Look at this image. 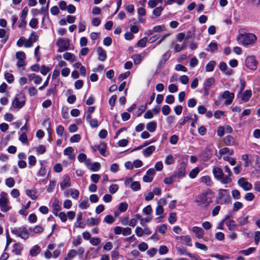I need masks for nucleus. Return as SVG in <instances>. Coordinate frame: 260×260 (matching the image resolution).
I'll return each instance as SVG.
<instances>
[{"instance_id":"nucleus-1","label":"nucleus","mask_w":260,"mask_h":260,"mask_svg":"<svg viewBox=\"0 0 260 260\" xmlns=\"http://www.w3.org/2000/svg\"><path fill=\"white\" fill-rule=\"evenodd\" d=\"M213 194L211 190H205L196 197L194 202L199 206L208 207L212 202Z\"/></svg>"},{"instance_id":"nucleus-2","label":"nucleus","mask_w":260,"mask_h":260,"mask_svg":"<svg viewBox=\"0 0 260 260\" xmlns=\"http://www.w3.org/2000/svg\"><path fill=\"white\" fill-rule=\"evenodd\" d=\"M240 34L237 37L238 41L240 42L244 46L254 43L256 40L255 35L251 33H243V29L239 30Z\"/></svg>"},{"instance_id":"nucleus-3","label":"nucleus","mask_w":260,"mask_h":260,"mask_svg":"<svg viewBox=\"0 0 260 260\" xmlns=\"http://www.w3.org/2000/svg\"><path fill=\"white\" fill-rule=\"evenodd\" d=\"M213 173L215 178L223 184H229L232 182V179L229 176H225L222 170L218 167H215L213 169Z\"/></svg>"},{"instance_id":"nucleus-4","label":"nucleus","mask_w":260,"mask_h":260,"mask_svg":"<svg viewBox=\"0 0 260 260\" xmlns=\"http://www.w3.org/2000/svg\"><path fill=\"white\" fill-rule=\"evenodd\" d=\"M9 199L8 194L5 192H2L0 194V209L3 212H7L11 208L9 205Z\"/></svg>"},{"instance_id":"nucleus-5","label":"nucleus","mask_w":260,"mask_h":260,"mask_svg":"<svg viewBox=\"0 0 260 260\" xmlns=\"http://www.w3.org/2000/svg\"><path fill=\"white\" fill-rule=\"evenodd\" d=\"M26 101V97L24 93H20L17 94L12 102V106L14 108L20 109L22 108Z\"/></svg>"},{"instance_id":"nucleus-6","label":"nucleus","mask_w":260,"mask_h":260,"mask_svg":"<svg viewBox=\"0 0 260 260\" xmlns=\"http://www.w3.org/2000/svg\"><path fill=\"white\" fill-rule=\"evenodd\" d=\"M187 156H183L182 158V162L179 165L175 176L178 178H182L186 175V168L187 164Z\"/></svg>"},{"instance_id":"nucleus-7","label":"nucleus","mask_w":260,"mask_h":260,"mask_svg":"<svg viewBox=\"0 0 260 260\" xmlns=\"http://www.w3.org/2000/svg\"><path fill=\"white\" fill-rule=\"evenodd\" d=\"M218 199L219 203L221 204L229 203L231 201V197L228 190L226 189H219Z\"/></svg>"},{"instance_id":"nucleus-8","label":"nucleus","mask_w":260,"mask_h":260,"mask_svg":"<svg viewBox=\"0 0 260 260\" xmlns=\"http://www.w3.org/2000/svg\"><path fill=\"white\" fill-rule=\"evenodd\" d=\"M245 65L247 68L255 70L258 66V61L254 56H248L245 59Z\"/></svg>"},{"instance_id":"nucleus-9","label":"nucleus","mask_w":260,"mask_h":260,"mask_svg":"<svg viewBox=\"0 0 260 260\" xmlns=\"http://www.w3.org/2000/svg\"><path fill=\"white\" fill-rule=\"evenodd\" d=\"M59 47L58 52H62L69 49L70 43L68 39H59L56 43Z\"/></svg>"},{"instance_id":"nucleus-10","label":"nucleus","mask_w":260,"mask_h":260,"mask_svg":"<svg viewBox=\"0 0 260 260\" xmlns=\"http://www.w3.org/2000/svg\"><path fill=\"white\" fill-rule=\"evenodd\" d=\"M238 184L245 191L249 190L252 188V184L247 181L244 178H240L238 181Z\"/></svg>"},{"instance_id":"nucleus-11","label":"nucleus","mask_w":260,"mask_h":260,"mask_svg":"<svg viewBox=\"0 0 260 260\" xmlns=\"http://www.w3.org/2000/svg\"><path fill=\"white\" fill-rule=\"evenodd\" d=\"M234 96V93L230 92L229 90L225 91L222 95V98L226 100L225 104L226 105H229L232 104Z\"/></svg>"},{"instance_id":"nucleus-12","label":"nucleus","mask_w":260,"mask_h":260,"mask_svg":"<svg viewBox=\"0 0 260 260\" xmlns=\"http://www.w3.org/2000/svg\"><path fill=\"white\" fill-rule=\"evenodd\" d=\"M28 11V10L27 7H25L22 10L20 20L19 21L18 26L19 27H24L25 26L26 23L25 19L27 15Z\"/></svg>"},{"instance_id":"nucleus-13","label":"nucleus","mask_w":260,"mask_h":260,"mask_svg":"<svg viewBox=\"0 0 260 260\" xmlns=\"http://www.w3.org/2000/svg\"><path fill=\"white\" fill-rule=\"evenodd\" d=\"M191 231L197 238L201 239L203 238L204 235V231L202 228L198 226H193L191 229Z\"/></svg>"},{"instance_id":"nucleus-14","label":"nucleus","mask_w":260,"mask_h":260,"mask_svg":"<svg viewBox=\"0 0 260 260\" xmlns=\"http://www.w3.org/2000/svg\"><path fill=\"white\" fill-rule=\"evenodd\" d=\"M64 155L68 156L69 159H74L75 154L74 153V149L72 147H68L63 150Z\"/></svg>"},{"instance_id":"nucleus-15","label":"nucleus","mask_w":260,"mask_h":260,"mask_svg":"<svg viewBox=\"0 0 260 260\" xmlns=\"http://www.w3.org/2000/svg\"><path fill=\"white\" fill-rule=\"evenodd\" d=\"M18 235L21 238L26 240L28 238L29 235H30L29 231L27 230L25 227L21 228L19 229Z\"/></svg>"},{"instance_id":"nucleus-16","label":"nucleus","mask_w":260,"mask_h":260,"mask_svg":"<svg viewBox=\"0 0 260 260\" xmlns=\"http://www.w3.org/2000/svg\"><path fill=\"white\" fill-rule=\"evenodd\" d=\"M70 178L68 176L63 177V180L60 182L61 189L64 190L65 188L71 186Z\"/></svg>"},{"instance_id":"nucleus-17","label":"nucleus","mask_w":260,"mask_h":260,"mask_svg":"<svg viewBox=\"0 0 260 260\" xmlns=\"http://www.w3.org/2000/svg\"><path fill=\"white\" fill-rule=\"evenodd\" d=\"M155 147L154 146H150L144 149L142 153L146 157L150 156L152 153L155 151Z\"/></svg>"},{"instance_id":"nucleus-18","label":"nucleus","mask_w":260,"mask_h":260,"mask_svg":"<svg viewBox=\"0 0 260 260\" xmlns=\"http://www.w3.org/2000/svg\"><path fill=\"white\" fill-rule=\"evenodd\" d=\"M97 52L98 54V59L104 61L107 58L106 52L102 47H98L97 49Z\"/></svg>"},{"instance_id":"nucleus-19","label":"nucleus","mask_w":260,"mask_h":260,"mask_svg":"<svg viewBox=\"0 0 260 260\" xmlns=\"http://www.w3.org/2000/svg\"><path fill=\"white\" fill-rule=\"evenodd\" d=\"M29 235L31 236H34L35 234H38L43 231V228L39 225H37L34 227L33 229H29Z\"/></svg>"},{"instance_id":"nucleus-20","label":"nucleus","mask_w":260,"mask_h":260,"mask_svg":"<svg viewBox=\"0 0 260 260\" xmlns=\"http://www.w3.org/2000/svg\"><path fill=\"white\" fill-rule=\"evenodd\" d=\"M63 57L66 60L71 62H74L76 60L75 55L70 52H65L63 54Z\"/></svg>"},{"instance_id":"nucleus-21","label":"nucleus","mask_w":260,"mask_h":260,"mask_svg":"<svg viewBox=\"0 0 260 260\" xmlns=\"http://www.w3.org/2000/svg\"><path fill=\"white\" fill-rule=\"evenodd\" d=\"M41 251V248L38 245H35L29 251V254L32 256H36Z\"/></svg>"},{"instance_id":"nucleus-22","label":"nucleus","mask_w":260,"mask_h":260,"mask_svg":"<svg viewBox=\"0 0 260 260\" xmlns=\"http://www.w3.org/2000/svg\"><path fill=\"white\" fill-rule=\"evenodd\" d=\"M96 149H98L100 154L103 156H105V152L106 150V145L105 143H102L98 145L95 146Z\"/></svg>"},{"instance_id":"nucleus-23","label":"nucleus","mask_w":260,"mask_h":260,"mask_svg":"<svg viewBox=\"0 0 260 260\" xmlns=\"http://www.w3.org/2000/svg\"><path fill=\"white\" fill-rule=\"evenodd\" d=\"M201 182L209 186H211L213 185V182L211 179V178L208 176H204L202 177L201 178Z\"/></svg>"},{"instance_id":"nucleus-24","label":"nucleus","mask_w":260,"mask_h":260,"mask_svg":"<svg viewBox=\"0 0 260 260\" xmlns=\"http://www.w3.org/2000/svg\"><path fill=\"white\" fill-rule=\"evenodd\" d=\"M157 127L156 123L154 121L149 122L146 125V129L147 131L151 133H153L155 131Z\"/></svg>"},{"instance_id":"nucleus-25","label":"nucleus","mask_w":260,"mask_h":260,"mask_svg":"<svg viewBox=\"0 0 260 260\" xmlns=\"http://www.w3.org/2000/svg\"><path fill=\"white\" fill-rule=\"evenodd\" d=\"M23 248L19 243H15L13 245L12 252L16 255H20Z\"/></svg>"},{"instance_id":"nucleus-26","label":"nucleus","mask_w":260,"mask_h":260,"mask_svg":"<svg viewBox=\"0 0 260 260\" xmlns=\"http://www.w3.org/2000/svg\"><path fill=\"white\" fill-rule=\"evenodd\" d=\"M25 88L28 89V94L30 96H35L38 93V90L33 86H26Z\"/></svg>"},{"instance_id":"nucleus-27","label":"nucleus","mask_w":260,"mask_h":260,"mask_svg":"<svg viewBox=\"0 0 260 260\" xmlns=\"http://www.w3.org/2000/svg\"><path fill=\"white\" fill-rule=\"evenodd\" d=\"M0 38L2 39V42L4 43H6L9 39V36L6 34V31L5 29L1 28L0 29Z\"/></svg>"},{"instance_id":"nucleus-28","label":"nucleus","mask_w":260,"mask_h":260,"mask_svg":"<svg viewBox=\"0 0 260 260\" xmlns=\"http://www.w3.org/2000/svg\"><path fill=\"white\" fill-rule=\"evenodd\" d=\"M223 141L225 144L226 145L231 146L234 144V139L230 135L226 136L223 139Z\"/></svg>"},{"instance_id":"nucleus-29","label":"nucleus","mask_w":260,"mask_h":260,"mask_svg":"<svg viewBox=\"0 0 260 260\" xmlns=\"http://www.w3.org/2000/svg\"><path fill=\"white\" fill-rule=\"evenodd\" d=\"M26 194L32 200H35L37 198V192L35 190L27 189L25 191Z\"/></svg>"},{"instance_id":"nucleus-30","label":"nucleus","mask_w":260,"mask_h":260,"mask_svg":"<svg viewBox=\"0 0 260 260\" xmlns=\"http://www.w3.org/2000/svg\"><path fill=\"white\" fill-rule=\"evenodd\" d=\"M251 96V91L250 90H245L242 95V100L244 102H247Z\"/></svg>"},{"instance_id":"nucleus-31","label":"nucleus","mask_w":260,"mask_h":260,"mask_svg":"<svg viewBox=\"0 0 260 260\" xmlns=\"http://www.w3.org/2000/svg\"><path fill=\"white\" fill-rule=\"evenodd\" d=\"M175 162V158L171 154L168 155L165 160V163L167 165H171Z\"/></svg>"},{"instance_id":"nucleus-32","label":"nucleus","mask_w":260,"mask_h":260,"mask_svg":"<svg viewBox=\"0 0 260 260\" xmlns=\"http://www.w3.org/2000/svg\"><path fill=\"white\" fill-rule=\"evenodd\" d=\"M148 38L147 37H144L137 42V45L139 47L143 48L145 47Z\"/></svg>"},{"instance_id":"nucleus-33","label":"nucleus","mask_w":260,"mask_h":260,"mask_svg":"<svg viewBox=\"0 0 260 260\" xmlns=\"http://www.w3.org/2000/svg\"><path fill=\"white\" fill-rule=\"evenodd\" d=\"M215 65V62L214 61H210L206 66V71L212 72L213 71Z\"/></svg>"},{"instance_id":"nucleus-34","label":"nucleus","mask_w":260,"mask_h":260,"mask_svg":"<svg viewBox=\"0 0 260 260\" xmlns=\"http://www.w3.org/2000/svg\"><path fill=\"white\" fill-rule=\"evenodd\" d=\"M128 208V204L126 202H123L119 204L118 210L120 212H125Z\"/></svg>"},{"instance_id":"nucleus-35","label":"nucleus","mask_w":260,"mask_h":260,"mask_svg":"<svg viewBox=\"0 0 260 260\" xmlns=\"http://www.w3.org/2000/svg\"><path fill=\"white\" fill-rule=\"evenodd\" d=\"M115 221L114 218L110 215H106L104 219V221L108 224H112Z\"/></svg>"},{"instance_id":"nucleus-36","label":"nucleus","mask_w":260,"mask_h":260,"mask_svg":"<svg viewBox=\"0 0 260 260\" xmlns=\"http://www.w3.org/2000/svg\"><path fill=\"white\" fill-rule=\"evenodd\" d=\"M99 223L98 218H90L87 220V224L89 226L97 225Z\"/></svg>"},{"instance_id":"nucleus-37","label":"nucleus","mask_w":260,"mask_h":260,"mask_svg":"<svg viewBox=\"0 0 260 260\" xmlns=\"http://www.w3.org/2000/svg\"><path fill=\"white\" fill-rule=\"evenodd\" d=\"M199 172L200 170L199 168L197 167L193 169L190 171V172L189 174V177L192 179L196 178L198 173H199Z\"/></svg>"},{"instance_id":"nucleus-38","label":"nucleus","mask_w":260,"mask_h":260,"mask_svg":"<svg viewBox=\"0 0 260 260\" xmlns=\"http://www.w3.org/2000/svg\"><path fill=\"white\" fill-rule=\"evenodd\" d=\"M131 188L134 191L140 190L141 185L138 181H134L131 183Z\"/></svg>"},{"instance_id":"nucleus-39","label":"nucleus","mask_w":260,"mask_h":260,"mask_svg":"<svg viewBox=\"0 0 260 260\" xmlns=\"http://www.w3.org/2000/svg\"><path fill=\"white\" fill-rule=\"evenodd\" d=\"M177 220L176 214L175 213H171L170 214L168 221L170 223L173 224Z\"/></svg>"},{"instance_id":"nucleus-40","label":"nucleus","mask_w":260,"mask_h":260,"mask_svg":"<svg viewBox=\"0 0 260 260\" xmlns=\"http://www.w3.org/2000/svg\"><path fill=\"white\" fill-rule=\"evenodd\" d=\"M6 185L10 188L13 187L15 185V181L14 179L12 177H9L6 179Z\"/></svg>"},{"instance_id":"nucleus-41","label":"nucleus","mask_w":260,"mask_h":260,"mask_svg":"<svg viewBox=\"0 0 260 260\" xmlns=\"http://www.w3.org/2000/svg\"><path fill=\"white\" fill-rule=\"evenodd\" d=\"M152 219V216H148L146 218H143L140 221V224L142 226L145 227V224L147 222H150Z\"/></svg>"},{"instance_id":"nucleus-42","label":"nucleus","mask_w":260,"mask_h":260,"mask_svg":"<svg viewBox=\"0 0 260 260\" xmlns=\"http://www.w3.org/2000/svg\"><path fill=\"white\" fill-rule=\"evenodd\" d=\"M5 78L7 81L9 83H12L14 81V76L10 73H6L5 74Z\"/></svg>"},{"instance_id":"nucleus-43","label":"nucleus","mask_w":260,"mask_h":260,"mask_svg":"<svg viewBox=\"0 0 260 260\" xmlns=\"http://www.w3.org/2000/svg\"><path fill=\"white\" fill-rule=\"evenodd\" d=\"M79 207L82 209H85L89 206L88 200L87 199L82 201L79 205Z\"/></svg>"},{"instance_id":"nucleus-44","label":"nucleus","mask_w":260,"mask_h":260,"mask_svg":"<svg viewBox=\"0 0 260 260\" xmlns=\"http://www.w3.org/2000/svg\"><path fill=\"white\" fill-rule=\"evenodd\" d=\"M243 207V205L241 202H236L233 204V211H238L239 209L242 208Z\"/></svg>"},{"instance_id":"nucleus-45","label":"nucleus","mask_w":260,"mask_h":260,"mask_svg":"<svg viewBox=\"0 0 260 260\" xmlns=\"http://www.w3.org/2000/svg\"><path fill=\"white\" fill-rule=\"evenodd\" d=\"M52 207L53 210H55L56 211H60L61 207L59 205V202L57 200L55 199L52 205Z\"/></svg>"},{"instance_id":"nucleus-46","label":"nucleus","mask_w":260,"mask_h":260,"mask_svg":"<svg viewBox=\"0 0 260 260\" xmlns=\"http://www.w3.org/2000/svg\"><path fill=\"white\" fill-rule=\"evenodd\" d=\"M242 157V159L245 161V167H247L251 164V161L249 159L248 154H244Z\"/></svg>"},{"instance_id":"nucleus-47","label":"nucleus","mask_w":260,"mask_h":260,"mask_svg":"<svg viewBox=\"0 0 260 260\" xmlns=\"http://www.w3.org/2000/svg\"><path fill=\"white\" fill-rule=\"evenodd\" d=\"M162 0H151L148 2V5L151 8L155 7L158 4L161 3Z\"/></svg>"},{"instance_id":"nucleus-48","label":"nucleus","mask_w":260,"mask_h":260,"mask_svg":"<svg viewBox=\"0 0 260 260\" xmlns=\"http://www.w3.org/2000/svg\"><path fill=\"white\" fill-rule=\"evenodd\" d=\"M233 198L235 200H239L241 197L240 192L238 190L234 189L232 191Z\"/></svg>"},{"instance_id":"nucleus-49","label":"nucleus","mask_w":260,"mask_h":260,"mask_svg":"<svg viewBox=\"0 0 260 260\" xmlns=\"http://www.w3.org/2000/svg\"><path fill=\"white\" fill-rule=\"evenodd\" d=\"M248 218L247 216L240 217L238 220L239 224L241 225L246 224L248 222Z\"/></svg>"},{"instance_id":"nucleus-50","label":"nucleus","mask_w":260,"mask_h":260,"mask_svg":"<svg viewBox=\"0 0 260 260\" xmlns=\"http://www.w3.org/2000/svg\"><path fill=\"white\" fill-rule=\"evenodd\" d=\"M164 8L161 7H158L156 8H155L153 11V14L156 16L158 17L161 14V13L162 11L163 10Z\"/></svg>"},{"instance_id":"nucleus-51","label":"nucleus","mask_w":260,"mask_h":260,"mask_svg":"<svg viewBox=\"0 0 260 260\" xmlns=\"http://www.w3.org/2000/svg\"><path fill=\"white\" fill-rule=\"evenodd\" d=\"M219 152L221 154H223L228 153V154H229L230 155H232L233 153V150L231 151L228 148L224 147V148H223L222 149H220L219 150Z\"/></svg>"},{"instance_id":"nucleus-52","label":"nucleus","mask_w":260,"mask_h":260,"mask_svg":"<svg viewBox=\"0 0 260 260\" xmlns=\"http://www.w3.org/2000/svg\"><path fill=\"white\" fill-rule=\"evenodd\" d=\"M215 83V79L211 77L206 80L204 86L210 87Z\"/></svg>"},{"instance_id":"nucleus-53","label":"nucleus","mask_w":260,"mask_h":260,"mask_svg":"<svg viewBox=\"0 0 260 260\" xmlns=\"http://www.w3.org/2000/svg\"><path fill=\"white\" fill-rule=\"evenodd\" d=\"M152 212V209L150 205H147L143 209V212L148 216H150V215L151 214Z\"/></svg>"},{"instance_id":"nucleus-54","label":"nucleus","mask_w":260,"mask_h":260,"mask_svg":"<svg viewBox=\"0 0 260 260\" xmlns=\"http://www.w3.org/2000/svg\"><path fill=\"white\" fill-rule=\"evenodd\" d=\"M90 243L93 246H97L101 243V239L99 238H92L90 240Z\"/></svg>"},{"instance_id":"nucleus-55","label":"nucleus","mask_w":260,"mask_h":260,"mask_svg":"<svg viewBox=\"0 0 260 260\" xmlns=\"http://www.w3.org/2000/svg\"><path fill=\"white\" fill-rule=\"evenodd\" d=\"M165 30V26L164 25H157L153 27V30L155 32H159Z\"/></svg>"},{"instance_id":"nucleus-56","label":"nucleus","mask_w":260,"mask_h":260,"mask_svg":"<svg viewBox=\"0 0 260 260\" xmlns=\"http://www.w3.org/2000/svg\"><path fill=\"white\" fill-rule=\"evenodd\" d=\"M168 90L170 93H174L178 91V87L175 84H171L169 85Z\"/></svg>"},{"instance_id":"nucleus-57","label":"nucleus","mask_w":260,"mask_h":260,"mask_svg":"<svg viewBox=\"0 0 260 260\" xmlns=\"http://www.w3.org/2000/svg\"><path fill=\"white\" fill-rule=\"evenodd\" d=\"M118 189V186L116 184H112L109 187V190L110 193H115Z\"/></svg>"},{"instance_id":"nucleus-58","label":"nucleus","mask_w":260,"mask_h":260,"mask_svg":"<svg viewBox=\"0 0 260 260\" xmlns=\"http://www.w3.org/2000/svg\"><path fill=\"white\" fill-rule=\"evenodd\" d=\"M170 107L168 105H164L162 107V113L165 115H168L170 112Z\"/></svg>"},{"instance_id":"nucleus-59","label":"nucleus","mask_w":260,"mask_h":260,"mask_svg":"<svg viewBox=\"0 0 260 260\" xmlns=\"http://www.w3.org/2000/svg\"><path fill=\"white\" fill-rule=\"evenodd\" d=\"M132 58L133 59L134 63L136 64H139L141 61V55L140 54L133 55Z\"/></svg>"},{"instance_id":"nucleus-60","label":"nucleus","mask_w":260,"mask_h":260,"mask_svg":"<svg viewBox=\"0 0 260 260\" xmlns=\"http://www.w3.org/2000/svg\"><path fill=\"white\" fill-rule=\"evenodd\" d=\"M148 245L145 242H141L138 245V248L141 251H145L148 249Z\"/></svg>"},{"instance_id":"nucleus-61","label":"nucleus","mask_w":260,"mask_h":260,"mask_svg":"<svg viewBox=\"0 0 260 260\" xmlns=\"http://www.w3.org/2000/svg\"><path fill=\"white\" fill-rule=\"evenodd\" d=\"M28 164L31 166H34L36 164V158L34 155H30L28 158Z\"/></svg>"},{"instance_id":"nucleus-62","label":"nucleus","mask_w":260,"mask_h":260,"mask_svg":"<svg viewBox=\"0 0 260 260\" xmlns=\"http://www.w3.org/2000/svg\"><path fill=\"white\" fill-rule=\"evenodd\" d=\"M100 167H101L100 164L99 162H94L91 166V170H92L93 171L96 172L100 170Z\"/></svg>"},{"instance_id":"nucleus-63","label":"nucleus","mask_w":260,"mask_h":260,"mask_svg":"<svg viewBox=\"0 0 260 260\" xmlns=\"http://www.w3.org/2000/svg\"><path fill=\"white\" fill-rule=\"evenodd\" d=\"M175 101L174 96L172 95H168L166 98L165 102L166 103L169 104H173Z\"/></svg>"},{"instance_id":"nucleus-64","label":"nucleus","mask_w":260,"mask_h":260,"mask_svg":"<svg viewBox=\"0 0 260 260\" xmlns=\"http://www.w3.org/2000/svg\"><path fill=\"white\" fill-rule=\"evenodd\" d=\"M254 242L256 245H257L259 244V240H260V232L259 231H256L254 233Z\"/></svg>"}]
</instances>
